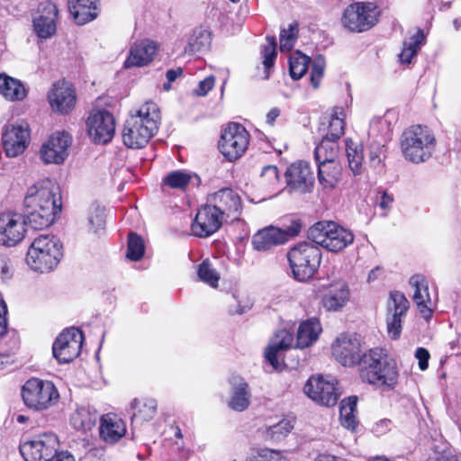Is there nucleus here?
<instances>
[{
  "label": "nucleus",
  "mask_w": 461,
  "mask_h": 461,
  "mask_svg": "<svg viewBox=\"0 0 461 461\" xmlns=\"http://www.w3.org/2000/svg\"><path fill=\"white\" fill-rule=\"evenodd\" d=\"M332 354L344 366H359V376L365 383L383 390H391L398 383L396 362L382 348L362 352V342L356 334H340L332 343Z\"/></svg>",
  "instance_id": "obj_1"
},
{
  "label": "nucleus",
  "mask_w": 461,
  "mask_h": 461,
  "mask_svg": "<svg viewBox=\"0 0 461 461\" xmlns=\"http://www.w3.org/2000/svg\"><path fill=\"white\" fill-rule=\"evenodd\" d=\"M24 216L35 230L50 226L61 211L59 187L49 179L31 185L23 200Z\"/></svg>",
  "instance_id": "obj_2"
},
{
  "label": "nucleus",
  "mask_w": 461,
  "mask_h": 461,
  "mask_svg": "<svg viewBox=\"0 0 461 461\" xmlns=\"http://www.w3.org/2000/svg\"><path fill=\"white\" fill-rule=\"evenodd\" d=\"M160 112L153 102L145 103L124 123L123 143L131 149L143 148L158 129Z\"/></svg>",
  "instance_id": "obj_3"
},
{
  "label": "nucleus",
  "mask_w": 461,
  "mask_h": 461,
  "mask_svg": "<svg viewBox=\"0 0 461 461\" xmlns=\"http://www.w3.org/2000/svg\"><path fill=\"white\" fill-rule=\"evenodd\" d=\"M436 137L427 126L412 125L401 136V150L404 158L419 164L429 159L435 150Z\"/></svg>",
  "instance_id": "obj_4"
},
{
  "label": "nucleus",
  "mask_w": 461,
  "mask_h": 461,
  "mask_svg": "<svg viewBox=\"0 0 461 461\" xmlns=\"http://www.w3.org/2000/svg\"><path fill=\"white\" fill-rule=\"evenodd\" d=\"M62 257V244L54 236L41 235L31 244L27 256V264L35 271L49 272L54 269Z\"/></svg>",
  "instance_id": "obj_5"
},
{
  "label": "nucleus",
  "mask_w": 461,
  "mask_h": 461,
  "mask_svg": "<svg viewBox=\"0 0 461 461\" xmlns=\"http://www.w3.org/2000/svg\"><path fill=\"white\" fill-rule=\"evenodd\" d=\"M308 237L330 252H339L354 241V234L334 221H319L308 231Z\"/></svg>",
  "instance_id": "obj_6"
},
{
  "label": "nucleus",
  "mask_w": 461,
  "mask_h": 461,
  "mask_svg": "<svg viewBox=\"0 0 461 461\" xmlns=\"http://www.w3.org/2000/svg\"><path fill=\"white\" fill-rule=\"evenodd\" d=\"M287 258L294 278L303 282L317 272L321 262V252L316 246L303 242L289 250Z\"/></svg>",
  "instance_id": "obj_7"
},
{
  "label": "nucleus",
  "mask_w": 461,
  "mask_h": 461,
  "mask_svg": "<svg viewBox=\"0 0 461 461\" xmlns=\"http://www.w3.org/2000/svg\"><path fill=\"white\" fill-rule=\"evenodd\" d=\"M379 16L380 12L375 4L356 2L344 10L341 23L349 32H363L373 28L378 23Z\"/></svg>",
  "instance_id": "obj_8"
},
{
  "label": "nucleus",
  "mask_w": 461,
  "mask_h": 461,
  "mask_svg": "<svg viewBox=\"0 0 461 461\" xmlns=\"http://www.w3.org/2000/svg\"><path fill=\"white\" fill-rule=\"evenodd\" d=\"M24 403L36 411L46 410L58 402L59 394L54 384L39 378L29 379L22 388Z\"/></svg>",
  "instance_id": "obj_9"
},
{
  "label": "nucleus",
  "mask_w": 461,
  "mask_h": 461,
  "mask_svg": "<svg viewBox=\"0 0 461 461\" xmlns=\"http://www.w3.org/2000/svg\"><path fill=\"white\" fill-rule=\"evenodd\" d=\"M249 134L241 124L230 122L222 131L219 141L221 153L230 161L240 158L248 149Z\"/></svg>",
  "instance_id": "obj_10"
},
{
  "label": "nucleus",
  "mask_w": 461,
  "mask_h": 461,
  "mask_svg": "<svg viewBox=\"0 0 461 461\" xmlns=\"http://www.w3.org/2000/svg\"><path fill=\"white\" fill-rule=\"evenodd\" d=\"M59 439L52 433H44L20 444L25 461H51L58 453Z\"/></svg>",
  "instance_id": "obj_11"
},
{
  "label": "nucleus",
  "mask_w": 461,
  "mask_h": 461,
  "mask_svg": "<svg viewBox=\"0 0 461 461\" xmlns=\"http://www.w3.org/2000/svg\"><path fill=\"white\" fill-rule=\"evenodd\" d=\"M338 382L334 378H327L321 375H312L304 384V393L313 402L321 406H334L340 395Z\"/></svg>",
  "instance_id": "obj_12"
},
{
  "label": "nucleus",
  "mask_w": 461,
  "mask_h": 461,
  "mask_svg": "<svg viewBox=\"0 0 461 461\" xmlns=\"http://www.w3.org/2000/svg\"><path fill=\"white\" fill-rule=\"evenodd\" d=\"M28 221L16 212L0 213V245L12 247L20 243L25 237Z\"/></svg>",
  "instance_id": "obj_13"
},
{
  "label": "nucleus",
  "mask_w": 461,
  "mask_h": 461,
  "mask_svg": "<svg viewBox=\"0 0 461 461\" xmlns=\"http://www.w3.org/2000/svg\"><path fill=\"white\" fill-rule=\"evenodd\" d=\"M301 230V224L293 222L285 230L269 226L258 230L252 239L256 250L265 251L271 248L285 243L290 238L295 237Z\"/></svg>",
  "instance_id": "obj_14"
},
{
  "label": "nucleus",
  "mask_w": 461,
  "mask_h": 461,
  "mask_svg": "<svg viewBox=\"0 0 461 461\" xmlns=\"http://www.w3.org/2000/svg\"><path fill=\"white\" fill-rule=\"evenodd\" d=\"M84 337L77 328H69L61 332L56 339L53 347V356L59 363H68L80 353Z\"/></svg>",
  "instance_id": "obj_15"
},
{
  "label": "nucleus",
  "mask_w": 461,
  "mask_h": 461,
  "mask_svg": "<svg viewBox=\"0 0 461 461\" xmlns=\"http://www.w3.org/2000/svg\"><path fill=\"white\" fill-rule=\"evenodd\" d=\"M30 128L26 122H17L5 127L2 134L3 149L9 158H15L27 149Z\"/></svg>",
  "instance_id": "obj_16"
},
{
  "label": "nucleus",
  "mask_w": 461,
  "mask_h": 461,
  "mask_svg": "<svg viewBox=\"0 0 461 461\" xmlns=\"http://www.w3.org/2000/svg\"><path fill=\"white\" fill-rule=\"evenodd\" d=\"M321 304L327 312L341 311L350 301V289L346 281L335 279L321 285Z\"/></svg>",
  "instance_id": "obj_17"
},
{
  "label": "nucleus",
  "mask_w": 461,
  "mask_h": 461,
  "mask_svg": "<svg viewBox=\"0 0 461 461\" xmlns=\"http://www.w3.org/2000/svg\"><path fill=\"white\" fill-rule=\"evenodd\" d=\"M409 309V301L399 292L390 293L387 301L386 328L387 334L392 339H397L402 332V320Z\"/></svg>",
  "instance_id": "obj_18"
},
{
  "label": "nucleus",
  "mask_w": 461,
  "mask_h": 461,
  "mask_svg": "<svg viewBox=\"0 0 461 461\" xmlns=\"http://www.w3.org/2000/svg\"><path fill=\"white\" fill-rule=\"evenodd\" d=\"M71 136L65 131L53 133L41 146L40 158L45 164H62L68 156Z\"/></svg>",
  "instance_id": "obj_19"
},
{
  "label": "nucleus",
  "mask_w": 461,
  "mask_h": 461,
  "mask_svg": "<svg viewBox=\"0 0 461 461\" xmlns=\"http://www.w3.org/2000/svg\"><path fill=\"white\" fill-rule=\"evenodd\" d=\"M86 124L88 135L94 142L105 144L113 139L115 122L111 113L105 110L95 111L89 115Z\"/></svg>",
  "instance_id": "obj_20"
},
{
  "label": "nucleus",
  "mask_w": 461,
  "mask_h": 461,
  "mask_svg": "<svg viewBox=\"0 0 461 461\" xmlns=\"http://www.w3.org/2000/svg\"><path fill=\"white\" fill-rule=\"evenodd\" d=\"M48 101L52 112L59 114H68L76 105V90L69 82L59 80L50 89Z\"/></svg>",
  "instance_id": "obj_21"
},
{
  "label": "nucleus",
  "mask_w": 461,
  "mask_h": 461,
  "mask_svg": "<svg viewBox=\"0 0 461 461\" xmlns=\"http://www.w3.org/2000/svg\"><path fill=\"white\" fill-rule=\"evenodd\" d=\"M225 218L210 203L198 210L191 225L192 233L199 238H206L215 233Z\"/></svg>",
  "instance_id": "obj_22"
},
{
  "label": "nucleus",
  "mask_w": 461,
  "mask_h": 461,
  "mask_svg": "<svg viewBox=\"0 0 461 461\" xmlns=\"http://www.w3.org/2000/svg\"><path fill=\"white\" fill-rule=\"evenodd\" d=\"M287 187L292 191L306 194L313 189L314 177L307 162L299 161L288 167L285 172Z\"/></svg>",
  "instance_id": "obj_23"
},
{
  "label": "nucleus",
  "mask_w": 461,
  "mask_h": 461,
  "mask_svg": "<svg viewBox=\"0 0 461 461\" xmlns=\"http://www.w3.org/2000/svg\"><path fill=\"white\" fill-rule=\"evenodd\" d=\"M58 15V7L53 3L43 2L39 5L37 14L32 20L34 32L38 37L49 39L55 34Z\"/></svg>",
  "instance_id": "obj_24"
},
{
  "label": "nucleus",
  "mask_w": 461,
  "mask_h": 461,
  "mask_svg": "<svg viewBox=\"0 0 461 461\" xmlns=\"http://www.w3.org/2000/svg\"><path fill=\"white\" fill-rule=\"evenodd\" d=\"M207 202L224 218L237 220L241 210V199L232 189L223 188L207 197Z\"/></svg>",
  "instance_id": "obj_25"
},
{
  "label": "nucleus",
  "mask_w": 461,
  "mask_h": 461,
  "mask_svg": "<svg viewBox=\"0 0 461 461\" xmlns=\"http://www.w3.org/2000/svg\"><path fill=\"white\" fill-rule=\"evenodd\" d=\"M158 45L155 41L144 39L134 42L128 58L124 62L126 68L133 67H144L149 64L158 52Z\"/></svg>",
  "instance_id": "obj_26"
},
{
  "label": "nucleus",
  "mask_w": 461,
  "mask_h": 461,
  "mask_svg": "<svg viewBox=\"0 0 461 461\" xmlns=\"http://www.w3.org/2000/svg\"><path fill=\"white\" fill-rule=\"evenodd\" d=\"M410 285L413 288V301L418 310L425 319H429L432 313L433 303L429 292L428 282L425 277L415 275L411 277Z\"/></svg>",
  "instance_id": "obj_27"
},
{
  "label": "nucleus",
  "mask_w": 461,
  "mask_h": 461,
  "mask_svg": "<svg viewBox=\"0 0 461 461\" xmlns=\"http://www.w3.org/2000/svg\"><path fill=\"white\" fill-rule=\"evenodd\" d=\"M293 342V336L285 330L277 331L271 339L265 351V357L274 367L279 369L283 362L279 360L281 351L289 348Z\"/></svg>",
  "instance_id": "obj_28"
},
{
  "label": "nucleus",
  "mask_w": 461,
  "mask_h": 461,
  "mask_svg": "<svg viewBox=\"0 0 461 461\" xmlns=\"http://www.w3.org/2000/svg\"><path fill=\"white\" fill-rule=\"evenodd\" d=\"M318 183L325 192L334 190L342 179V167L339 161H330L318 165Z\"/></svg>",
  "instance_id": "obj_29"
},
{
  "label": "nucleus",
  "mask_w": 461,
  "mask_h": 461,
  "mask_svg": "<svg viewBox=\"0 0 461 461\" xmlns=\"http://www.w3.org/2000/svg\"><path fill=\"white\" fill-rule=\"evenodd\" d=\"M69 12L77 24L83 25L98 16V0H69Z\"/></svg>",
  "instance_id": "obj_30"
},
{
  "label": "nucleus",
  "mask_w": 461,
  "mask_h": 461,
  "mask_svg": "<svg viewBox=\"0 0 461 461\" xmlns=\"http://www.w3.org/2000/svg\"><path fill=\"white\" fill-rule=\"evenodd\" d=\"M230 384L232 385L231 395L228 405L233 411H243L248 409L250 403L251 393L249 384L239 376L232 377Z\"/></svg>",
  "instance_id": "obj_31"
},
{
  "label": "nucleus",
  "mask_w": 461,
  "mask_h": 461,
  "mask_svg": "<svg viewBox=\"0 0 461 461\" xmlns=\"http://www.w3.org/2000/svg\"><path fill=\"white\" fill-rule=\"evenodd\" d=\"M100 437L107 443H115L122 438L126 427L124 422L115 415L106 414L102 417L99 427Z\"/></svg>",
  "instance_id": "obj_32"
},
{
  "label": "nucleus",
  "mask_w": 461,
  "mask_h": 461,
  "mask_svg": "<svg viewBox=\"0 0 461 461\" xmlns=\"http://www.w3.org/2000/svg\"><path fill=\"white\" fill-rule=\"evenodd\" d=\"M0 94L8 101H21L27 95L23 84L5 74H0Z\"/></svg>",
  "instance_id": "obj_33"
},
{
  "label": "nucleus",
  "mask_w": 461,
  "mask_h": 461,
  "mask_svg": "<svg viewBox=\"0 0 461 461\" xmlns=\"http://www.w3.org/2000/svg\"><path fill=\"white\" fill-rule=\"evenodd\" d=\"M321 332V326L317 319H311L301 323L297 332V348H306L317 340Z\"/></svg>",
  "instance_id": "obj_34"
},
{
  "label": "nucleus",
  "mask_w": 461,
  "mask_h": 461,
  "mask_svg": "<svg viewBox=\"0 0 461 461\" xmlns=\"http://www.w3.org/2000/svg\"><path fill=\"white\" fill-rule=\"evenodd\" d=\"M357 397L349 396L340 402L339 420L341 425L350 431H355L358 425L357 418Z\"/></svg>",
  "instance_id": "obj_35"
},
{
  "label": "nucleus",
  "mask_w": 461,
  "mask_h": 461,
  "mask_svg": "<svg viewBox=\"0 0 461 461\" xmlns=\"http://www.w3.org/2000/svg\"><path fill=\"white\" fill-rule=\"evenodd\" d=\"M346 155L348 167L355 176H359L364 172V154L363 147L360 143L353 141L351 139L346 140Z\"/></svg>",
  "instance_id": "obj_36"
},
{
  "label": "nucleus",
  "mask_w": 461,
  "mask_h": 461,
  "mask_svg": "<svg viewBox=\"0 0 461 461\" xmlns=\"http://www.w3.org/2000/svg\"><path fill=\"white\" fill-rule=\"evenodd\" d=\"M98 413L89 408H78L71 416V424L78 430H90L96 423Z\"/></svg>",
  "instance_id": "obj_37"
},
{
  "label": "nucleus",
  "mask_w": 461,
  "mask_h": 461,
  "mask_svg": "<svg viewBox=\"0 0 461 461\" xmlns=\"http://www.w3.org/2000/svg\"><path fill=\"white\" fill-rule=\"evenodd\" d=\"M131 407L135 410L132 415V420L136 422L151 420L157 411V402L153 399H135L131 403Z\"/></svg>",
  "instance_id": "obj_38"
},
{
  "label": "nucleus",
  "mask_w": 461,
  "mask_h": 461,
  "mask_svg": "<svg viewBox=\"0 0 461 461\" xmlns=\"http://www.w3.org/2000/svg\"><path fill=\"white\" fill-rule=\"evenodd\" d=\"M346 113L343 107H334L329 120L328 132L325 136L330 140H339L345 130Z\"/></svg>",
  "instance_id": "obj_39"
},
{
  "label": "nucleus",
  "mask_w": 461,
  "mask_h": 461,
  "mask_svg": "<svg viewBox=\"0 0 461 461\" xmlns=\"http://www.w3.org/2000/svg\"><path fill=\"white\" fill-rule=\"evenodd\" d=\"M336 140H330L325 136L315 149V158L319 164L330 161H338L339 147Z\"/></svg>",
  "instance_id": "obj_40"
},
{
  "label": "nucleus",
  "mask_w": 461,
  "mask_h": 461,
  "mask_svg": "<svg viewBox=\"0 0 461 461\" xmlns=\"http://www.w3.org/2000/svg\"><path fill=\"white\" fill-rule=\"evenodd\" d=\"M424 41L422 31L418 30L417 32L403 41L402 52L399 54V59L402 63L410 64L411 59L417 54Z\"/></svg>",
  "instance_id": "obj_41"
},
{
  "label": "nucleus",
  "mask_w": 461,
  "mask_h": 461,
  "mask_svg": "<svg viewBox=\"0 0 461 461\" xmlns=\"http://www.w3.org/2000/svg\"><path fill=\"white\" fill-rule=\"evenodd\" d=\"M210 33L205 30H195L189 40L185 50L193 54L203 52L210 47Z\"/></svg>",
  "instance_id": "obj_42"
},
{
  "label": "nucleus",
  "mask_w": 461,
  "mask_h": 461,
  "mask_svg": "<svg viewBox=\"0 0 461 461\" xmlns=\"http://www.w3.org/2000/svg\"><path fill=\"white\" fill-rule=\"evenodd\" d=\"M385 149L384 146L378 142H372L368 146L367 160L368 167L375 171H380L384 166Z\"/></svg>",
  "instance_id": "obj_43"
},
{
  "label": "nucleus",
  "mask_w": 461,
  "mask_h": 461,
  "mask_svg": "<svg viewBox=\"0 0 461 461\" xmlns=\"http://www.w3.org/2000/svg\"><path fill=\"white\" fill-rule=\"evenodd\" d=\"M294 428L292 422L288 420H282L278 423L271 425L263 431L264 437L267 440L279 441L285 438Z\"/></svg>",
  "instance_id": "obj_44"
},
{
  "label": "nucleus",
  "mask_w": 461,
  "mask_h": 461,
  "mask_svg": "<svg viewBox=\"0 0 461 461\" xmlns=\"http://www.w3.org/2000/svg\"><path fill=\"white\" fill-rule=\"evenodd\" d=\"M310 59L300 51H295L289 60L290 75L294 79H300L307 71Z\"/></svg>",
  "instance_id": "obj_45"
},
{
  "label": "nucleus",
  "mask_w": 461,
  "mask_h": 461,
  "mask_svg": "<svg viewBox=\"0 0 461 461\" xmlns=\"http://www.w3.org/2000/svg\"><path fill=\"white\" fill-rule=\"evenodd\" d=\"M267 44L265 45L261 50V55L263 57V65L265 68L264 79H268L269 69L273 67L275 59L276 57V42L274 36L267 37Z\"/></svg>",
  "instance_id": "obj_46"
},
{
  "label": "nucleus",
  "mask_w": 461,
  "mask_h": 461,
  "mask_svg": "<svg viewBox=\"0 0 461 461\" xmlns=\"http://www.w3.org/2000/svg\"><path fill=\"white\" fill-rule=\"evenodd\" d=\"M197 275L200 280L212 287H216L220 280V274L212 267L209 259L203 260L198 266Z\"/></svg>",
  "instance_id": "obj_47"
},
{
  "label": "nucleus",
  "mask_w": 461,
  "mask_h": 461,
  "mask_svg": "<svg viewBox=\"0 0 461 461\" xmlns=\"http://www.w3.org/2000/svg\"><path fill=\"white\" fill-rule=\"evenodd\" d=\"M191 178V174L180 170H176L170 172L164 177L163 184L171 188L184 189L188 185Z\"/></svg>",
  "instance_id": "obj_48"
},
{
  "label": "nucleus",
  "mask_w": 461,
  "mask_h": 461,
  "mask_svg": "<svg viewBox=\"0 0 461 461\" xmlns=\"http://www.w3.org/2000/svg\"><path fill=\"white\" fill-rule=\"evenodd\" d=\"M144 250L145 248L142 239L138 234L131 232L128 236L126 257L132 261H138L143 257Z\"/></svg>",
  "instance_id": "obj_49"
},
{
  "label": "nucleus",
  "mask_w": 461,
  "mask_h": 461,
  "mask_svg": "<svg viewBox=\"0 0 461 461\" xmlns=\"http://www.w3.org/2000/svg\"><path fill=\"white\" fill-rule=\"evenodd\" d=\"M298 23H293L288 25L287 29H282L280 33V50L289 51L294 46L298 36Z\"/></svg>",
  "instance_id": "obj_50"
},
{
  "label": "nucleus",
  "mask_w": 461,
  "mask_h": 461,
  "mask_svg": "<svg viewBox=\"0 0 461 461\" xmlns=\"http://www.w3.org/2000/svg\"><path fill=\"white\" fill-rule=\"evenodd\" d=\"M325 61L322 56H317L312 62L311 83L314 88H318L323 76Z\"/></svg>",
  "instance_id": "obj_51"
},
{
  "label": "nucleus",
  "mask_w": 461,
  "mask_h": 461,
  "mask_svg": "<svg viewBox=\"0 0 461 461\" xmlns=\"http://www.w3.org/2000/svg\"><path fill=\"white\" fill-rule=\"evenodd\" d=\"M260 176L267 185L275 186L279 183L280 176L276 166H265L262 169Z\"/></svg>",
  "instance_id": "obj_52"
},
{
  "label": "nucleus",
  "mask_w": 461,
  "mask_h": 461,
  "mask_svg": "<svg viewBox=\"0 0 461 461\" xmlns=\"http://www.w3.org/2000/svg\"><path fill=\"white\" fill-rule=\"evenodd\" d=\"M237 300V305L230 308L231 313L243 314L251 309L253 305V300L249 295L240 294L235 295Z\"/></svg>",
  "instance_id": "obj_53"
},
{
  "label": "nucleus",
  "mask_w": 461,
  "mask_h": 461,
  "mask_svg": "<svg viewBox=\"0 0 461 461\" xmlns=\"http://www.w3.org/2000/svg\"><path fill=\"white\" fill-rule=\"evenodd\" d=\"M10 348L8 350L0 351V368L14 362V355L18 348L19 341L16 338L10 339Z\"/></svg>",
  "instance_id": "obj_54"
},
{
  "label": "nucleus",
  "mask_w": 461,
  "mask_h": 461,
  "mask_svg": "<svg viewBox=\"0 0 461 461\" xmlns=\"http://www.w3.org/2000/svg\"><path fill=\"white\" fill-rule=\"evenodd\" d=\"M89 223L95 231L102 228L104 223V209L100 206L95 207L90 213Z\"/></svg>",
  "instance_id": "obj_55"
},
{
  "label": "nucleus",
  "mask_w": 461,
  "mask_h": 461,
  "mask_svg": "<svg viewBox=\"0 0 461 461\" xmlns=\"http://www.w3.org/2000/svg\"><path fill=\"white\" fill-rule=\"evenodd\" d=\"M13 276V269L10 260L0 255V284H5Z\"/></svg>",
  "instance_id": "obj_56"
},
{
  "label": "nucleus",
  "mask_w": 461,
  "mask_h": 461,
  "mask_svg": "<svg viewBox=\"0 0 461 461\" xmlns=\"http://www.w3.org/2000/svg\"><path fill=\"white\" fill-rule=\"evenodd\" d=\"M215 79L212 76H209L200 81L197 87L194 89V94L197 96H204L214 86Z\"/></svg>",
  "instance_id": "obj_57"
},
{
  "label": "nucleus",
  "mask_w": 461,
  "mask_h": 461,
  "mask_svg": "<svg viewBox=\"0 0 461 461\" xmlns=\"http://www.w3.org/2000/svg\"><path fill=\"white\" fill-rule=\"evenodd\" d=\"M415 357L419 360V367L424 371L429 366V353L424 348H418L415 352Z\"/></svg>",
  "instance_id": "obj_58"
},
{
  "label": "nucleus",
  "mask_w": 461,
  "mask_h": 461,
  "mask_svg": "<svg viewBox=\"0 0 461 461\" xmlns=\"http://www.w3.org/2000/svg\"><path fill=\"white\" fill-rule=\"evenodd\" d=\"M260 456L262 458L260 461H289L288 458L280 452L270 449L263 450Z\"/></svg>",
  "instance_id": "obj_59"
},
{
  "label": "nucleus",
  "mask_w": 461,
  "mask_h": 461,
  "mask_svg": "<svg viewBox=\"0 0 461 461\" xmlns=\"http://www.w3.org/2000/svg\"><path fill=\"white\" fill-rule=\"evenodd\" d=\"M183 75V69L181 68H172L167 71L166 77L167 79V83L163 85V88L166 91H168L171 88V83L174 82L176 78Z\"/></svg>",
  "instance_id": "obj_60"
},
{
  "label": "nucleus",
  "mask_w": 461,
  "mask_h": 461,
  "mask_svg": "<svg viewBox=\"0 0 461 461\" xmlns=\"http://www.w3.org/2000/svg\"><path fill=\"white\" fill-rule=\"evenodd\" d=\"M85 461H104V450L98 448L90 449L84 456Z\"/></svg>",
  "instance_id": "obj_61"
},
{
  "label": "nucleus",
  "mask_w": 461,
  "mask_h": 461,
  "mask_svg": "<svg viewBox=\"0 0 461 461\" xmlns=\"http://www.w3.org/2000/svg\"><path fill=\"white\" fill-rule=\"evenodd\" d=\"M393 200L394 198L393 194H390L387 192H384L379 202L380 208L386 212L389 211L392 208Z\"/></svg>",
  "instance_id": "obj_62"
},
{
  "label": "nucleus",
  "mask_w": 461,
  "mask_h": 461,
  "mask_svg": "<svg viewBox=\"0 0 461 461\" xmlns=\"http://www.w3.org/2000/svg\"><path fill=\"white\" fill-rule=\"evenodd\" d=\"M314 461H343V459L332 455L321 454L319 455Z\"/></svg>",
  "instance_id": "obj_63"
},
{
  "label": "nucleus",
  "mask_w": 461,
  "mask_h": 461,
  "mask_svg": "<svg viewBox=\"0 0 461 461\" xmlns=\"http://www.w3.org/2000/svg\"><path fill=\"white\" fill-rule=\"evenodd\" d=\"M56 457V461H75L74 456L67 452L57 453Z\"/></svg>",
  "instance_id": "obj_64"
}]
</instances>
